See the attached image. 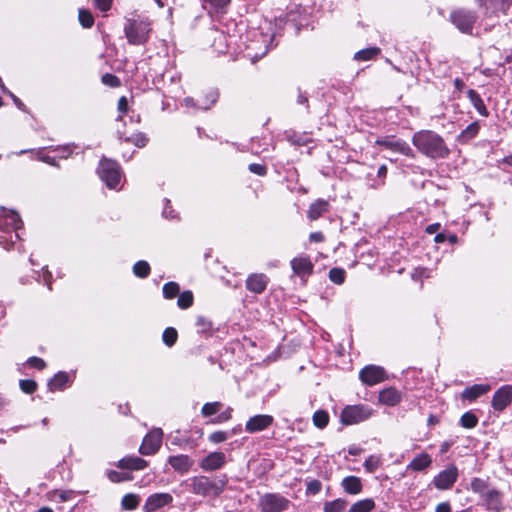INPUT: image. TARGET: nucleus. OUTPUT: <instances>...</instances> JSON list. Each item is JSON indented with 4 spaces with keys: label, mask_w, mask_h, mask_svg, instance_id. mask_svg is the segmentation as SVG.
<instances>
[{
    "label": "nucleus",
    "mask_w": 512,
    "mask_h": 512,
    "mask_svg": "<svg viewBox=\"0 0 512 512\" xmlns=\"http://www.w3.org/2000/svg\"><path fill=\"white\" fill-rule=\"evenodd\" d=\"M359 377L364 384L373 386L383 382L387 376L385 370L382 367L369 365L360 371Z\"/></svg>",
    "instance_id": "nucleus-10"
},
{
    "label": "nucleus",
    "mask_w": 512,
    "mask_h": 512,
    "mask_svg": "<svg viewBox=\"0 0 512 512\" xmlns=\"http://www.w3.org/2000/svg\"><path fill=\"white\" fill-rule=\"evenodd\" d=\"M512 401V386L504 385L493 395L492 407L497 411L504 410Z\"/></svg>",
    "instance_id": "nucleus-12"
},
{
    "label": "nucleus",
    "mask_w": 512,
    "mask_h": 512,
    "mask_svg": "<svg viewBox=\"0 0 512 512\" xmlns=\"http://www.w3.org/2000/svg\"><path fill=\"white\" fill-rule=\"evenodd\" d=\"M291 268L295 275L305 278L312 274L314 265L308 256H298L291 260Z\"/></svg>",
    "instance_id": "nucleus-14"
},
{
    "label": "nucleus",
    "mask_w": 512,
    "mask_h": 512,
    "mask_svg": "<svg viewBox=\"0 0 512 512\" xmlns=\"http://www.w3.org/2000/svg\"><path fill=\"white\" fill-rule=\"evenodd\" d=\"M113 0H94L96 7L102 12H107L112 5Z\"/></svg>",
    "instance_id": "nucleus-53"
},
{
    "label": "nucleus",
    "mask_w": 512,
    "mask_h": 512,
    "mask_svg": "<svg viewBox=\"0 0 512 512\" xmlns=\"http://www.w3.org/2000/svg\"><path fill=\"white\" fill-rule=\"evenodd\" d=\"M6 223L11 225L14 229H19L21 226V219L15 212H9L6 215Z\"/></svg>",
    "instance_id": "nucleus-45"
},
{
    "label": "nucleus",
    "mask_w": 512,
    "mask_h": 512,
    "mask_svg": "<svg viewBox=\"0 0 512 512\" xmlns=\"http://www.w3.org/2000/svg\"><path fill=\"white\" fill-rule=\"evenodd\" d=\"M180 287L176 282H168L163 286V295L166 299H173L179 294Z\"/></svg>",
    "instance_id": "nucleus-36"
},
{
    "label": "nucleus",
    "mask_w": 512,
    "mask_h": 512,
    "mask_svg": "<svg viewBox=\"0 0 512 512\" xmlns=\"http://www.w3.org/2000/svg\"><path fill=\"white\" fill-rule=\"evenodd\" d=\"M188 481L190 490L203 497H216L223 491V483L212 481L206 476H195Z\"/></svg>",
    "instance_id": "nucleus-4"
},
{
    "label": "nucleus",
    "mask_w": 512,
    "mask_h": 512,
    "mask_svg": "<svg viewBox=\"0 0 512 512\" xmlns=\"http://www.w3.org/2000/svg\"><path fill=\"white\" fill-rule=\"evenodd\" d=\"M372 409L366 405H348L340 414V421L344 425H354L370 418Z\"/></svg>",
    "instance_id": "nucleus-5"
},
{
    "label": "nucleus",
    "mask_w": 512,
    "mask_h": 512,
    "mask_svg": "<svg viewBox=\"0 0 512 512\" xmlns=\"http://www.w3.org/2000/svg\"><path fill=\"white\" fill-rule=\"evenodd\" d=\"M375 143L391 151L398 152L410 158H414L413 150L404 140L396 139L393 136H386L383 138H378Z\"/></svg>",
    "instance_id": "nucleus-9"
},
{
    "label": "nucleus",
    "mask_w": 512,
    "mask_h": 512,
    "mask_svg": "<svg viewBox=\"0 0 512 512\" xmlns=\"http://www.w3.org/2000/svg\"><path fill=\"white\" fill-rule=\"evenodd\" d=\"M512 0H479V5L486 10L487 15H494L499 11L505 12Z\"/></svg>",
    "instance_id": "nucleus-17"
},
{
    "label": "nucleus",
    "mask_w": 512,
    "mask_h": 512,
    "mask_svg": "<svg viewBox=\"0 0 512 512\" xmlns=\"http://www.w3.org/2000/svg\"><path fill=\"white\" fill-rule=\"evenodd\" d=\"M328 202L325 200H317L312 203L308 209L307 216L310 220L318 219L323 213L328 210Z\"/></svg>",
    "instance_id": "nucleus-25"
},
{
    "label": "nucleus",
    "mask_w": 512,
    "mask_h": 512,
    "mask_svg": "<svg viewBox=\"0 0 512 512\" xmlns=\"http://www.w3.org/2000/svg\"><path fill=\"white\" fill-rule=\"evenodd\" d=\"M271 415L259 414L251 417L245 424V430L249 433H256L267 429L273 423Z\"/></svg>",
    "instance_id": "nucleus-15"
},
{
    "label": "nucleus",
    "mask_w": 512,
    "mask_h": 512,
    "mask_svg": "<svg viewBox=\"0 0 512 512\" xmlns=\"http://www.w3.org/2000/svg\"><path fill=\"white\" fill-rule=\"evenodd\" d=\"M109 479L113 482H120V481L127 480L128 478L121 477L118 472L112 471L109 473Z\"/></svg>",
    "instance_id": "nucleus-59"
},
{
    "label": "nucleus",
    "mask_w": 512,
    "mask_h": 512,
    "mask_svg": "<svg viewBox=\"0 0 512 512\" xmlns=\"http://www.w3.org/2000/svg\"><path fill=\"white\" fill-rule=\"evenodd\" d=\"M313 424L320 429L325 428L329 422V415L325 410H317L312 417Z\"/></svg>",
    "instance_id": "nucleus-33"
},
{
    "label": "nucleus",
    "mask_w": 512,
    "mask_h": 512,
    "mask_svg": "<svg viewBox=\"0 0 512 512\" xmlns=\"http://www.w3.org/2000/svg\"><path fill=\"white\" fill-rule=\"evenodd\" d=\"M140 502V498L138 495L133 493H128L123 496L121 505L124 510H134L138 507Z\"/></svg>",
    "instance_id": "nucleus-30"
},
{
    "label": "nucleus",
    "mask_w": 512,
    "mask_h": 512,
    "mask_svg": "<svg viewBox=\"0 0 512 512\" xmlns=\"http://www.w3.org/2000/svg\"><path fill=\"white\" fill-rule=\"evenodd\" d=\"M460 422L464 428L471 429L477 425L478 418L472 412H466L461 416Z\"/></svg>",
    "instance_id": "nucleus-39"
},
{
    "label": "nucleus",
    "mask_w": 512,
    "mask_h": 512,
    "mask_svg": "<svg viewBox=\"0 0 512 512\" xmlns=\"http://www.w3.org/2000/svg\"><path fill=\"white\" fill-rule=\"evenodd\" d=\"M487 486V481L481 478H473L471 481V489L475 493H483Z\"/></svg>",
    "instance_id": "nucleus-43"
},
{
    "label": "nucleus",
    "mask_w": 512,
    "mask_h": 512,
    "mask_svg": "<svg viewBox=\"0 0 512 512\" xmlns=\"http://www.w3.org/2000/svg\"><path fill=\"white\" fill-rule=\"evenodd\" d=\"M222 404L220 402H210L203 405L201 413L204 417H208L216 414L221 409Z\"/></svg>",
    "instance_id": "nucleus-40"
},
{
    "label": "nucleus",
    "mask_w": 512,
    "mask_h": 512,
    "mask_svg": "<svg viewBox=\"0 0 512 512\" xmlns=\"http://www.w3.org/2000/svg\"><path fill=\"white\" fill-rule=\"evenodd\" d=\"M467 96L469 98V100L471 101L473 107L478 111V113L482 116H488V111L486 109V106L483 102V100L481 99V97L479 96V94L473 90V89H470L468 92H467Z\"/></svg>",
    "instance_id": "nucleus-27"
},
{
    "label": "nucleus",
    "mask_w": 512,
    "mask_h": 512,
    "mask_svg": "<svg viewBox=\"0 0 512 512\" xmlns=\"http://www.w3.org/2000/svg\"><path fill=\"white\" fill-rule=\"evenodd\" d=\"M413 145L425 156L437 159L449 155V149L443 138L430 130H421L412 137Z\"/></svg>",
    "instance_id": "nucleus-1"
},
{
    "label": "nucleus",
    "mask_w": 512,
    "mask_h": 512,
    "mask_svg": "<svg viewBox=\"0 0 512 512\" xmlns=\"http://www.w3.org/2000/svg\"><path fill=\"white\" fill-rule=\"evenodd\" d=\"M440 229V224L439 223H433V224H430L426 227V232L428 234H434L436 233L438 230Z\"/></svg>",
    "instance_id": "nucleus-61"
},
{
    "label": "nucleus",
    "mask_w": 512,
    "mask_h": 512,
    "mask_svg": "<svg viewBox=\"0 0 512 512\" xmlns=\"http://www.w3.org/2000/svg\"><path fill=\"white\" fill-rule=\"evenodd\" d=\"M380 52L377 47L366 48L355 53L354 59L359 61H368L375 58Z\"/></svg>",
    "instance_id": "nucleus-32"
},
{
    "label": "nucleus",
    "mask_w": 512,
    "mask_h": 512,
    "mask_svg": "<svg viewBox=\"0 0 512 512\" xmlns=\"http://www.w3.org/2000/svg\"><path fill=\"white\" fill-rule=\"evenodd\" d=\"M177 338H178V333H177L176 329L173 327L166 328L162 334L163 342L168 347L173 346L176 343Z\"/></svg>",
    "instance_id": "nucleus-35"
},
{
    "label": "nucleus",
    "mask_w": 512,
    "mask_h": 512,
    "mask_svg": "<svg viewBox=\"0 0 512 512\" xmlns=\"http://www.w3.org/2000/svg\"><path fill=\"white\" fill-rule=\"evenodd\" d=\"M401 401V393L395 388H386L379 393V402L388 406H395Z\"/></svg>",
    "instance_id": "nucleus-22"
},
{
    "label": "nucleus",
    "mask_w": 512,
    "mask_h": 512,
    "mask_svg": "<svg viewBox=\"0 0 512 512\" xmlns=\"http://www.w3.org/2000/svg\"><path fill=\"white\" fill-rule=\"evenodd\" d=\"M322 484L319 480H311L307 483L306 493L315 495L320 492Z\"/></svg>",
    "instance_id": "nucleus-48"
},
{
    "label": "nucleus",
    "mask_w": 512,
    "mask_h": 512,
    "mask_svg": "<svg viewBox=\"0 0 512 512\" xmlns=\"http://www.w3.org/2000/svg\"><path fill=\"white\" fill-rule=\"evenodd\" d=\"M133 272L137 277L145 278L150 273V266L146 261H138L133 266Z\"/></svg>",
    "instance_id": "nucleus-37"
},
{
    "label": "nucleus",
    "mask_w": 512,
    "mask_h": 512,
    "mask_svg": "<svg viewBox=\"0 0 512 512\" xmlns=\"http://www.w3.org/2000/svg\"><path fill=\"white\" fill-rule=\"evenodd\" d=\"M79 22L84 28H91L94 24V18L89 10L80 9L78 14Z\"/></svg>",
    "instance_id": "nucleus-38"
},
{
    "label": "nucleus",
    "mask_w": 512,
    "mask_h": 512,
    "mask_svg": "<svg viewBox=\"0 0 512 512\" xmlns=\"http://www.w3.org/2000/svg\"><path fill=\"white\" fill-rule=\"evenodd\" d=\"M225 454L222 452H212L200 462V467L205 471H213L221 468L225 463Z\"/></svg>",
    "instance_id": "nucleus-16"
},
{
    "label": "nucleus",
    "mask_w": 512,
    "mask_h": 512,
    "mask_svg": "<svg viewBox=\"0 0 512 512\" xmlns=\"http://www.w3.org/2000/svg\"><path fill=\"white\" fill-rule=\"evenodd\" d=\"M438 422H439V420H438L437 416H435V415H430V416L428 417V425H435V424H437Z\"/></svg>",
    "instance_id": "nucleus-63"
},
{
    "label": "nucleus",
    "mask_w": 512,
    "mask_h": 512,
    "mask_svg": "<svg viewBox=\"0 0 512 512\" xmlns=\"http://www.w3.org/2000/svg\"><path fill=\"white\" fill-rule=\"evenodd\" d=\"M212 5L218 8L225 7L229 4L230 0H208Z\"/></svg>",
    "instance_id": "nucleus-60"
},
{
    "label": "nucleus",
    "mask_w": 512,
    "mask_h": 512,
    "mask_svg": "<svg viewBox=\"0 0 512 512\" xmlns=\"http://www.w3.org/2000/svg\"><path fill=\"white\" fill-rule=\"evenodd\" d=\"M490 389L491 387L488 384H475L463 390L461 397L464 400L473 401L486 394Z\"/></svg>",
    "instance_id": "nucleus-19"
},
{
    "label": "nucleus",
    "mask_w": 512,
    "mask_h": 512,
    "mask_svg": "<svg viewBox=\"0 0 512 512\" xmlns=\"http://www.w3.org/2000/svg\"><path fill=\"white\" fill-rule=\"evenodd\" d=\"M147 466V461L140 457H125L118 462V467L131 470H142Z\"/></svg>",
    "instance_id": "nucleus-24"
},
{
    "label": "nucleus",
    "mask_w": 512,
    "mask_h": 512,
    "mask_svg": "<svg viewBox=\"0 0 512 512\" xmlns=\"http://www.w3.org/2000/svg\"><path fill=\"white\" fill-rule=\"evenodd\" d=\"M309 239L312 242H322L324 240V236L321 232H313L309 235Z\"/></svg>",
    "instance_id": "nucleus-58"
},
{
    "label": "nucleus",
    "mask_w": 512,
    "mask_h": 512,
    "mask_svg": "<svg viewBox=\"0 0 512 512\" xmlns=\"http://www.w3.org/2000/svg\"><path fill=\"white\" fill-rule=\"evenodd\" d=\"M268 284V277L264 274H252L246 280V287L254 293H262Z\"/></svg>",
    "instance_id": "nucleus-18"
},
{
    "label": "nucleus",
    "mask_w": 512,
    "mask_h": 512,
    "mask_svg": "<svg viewBox=\"0 0 512 512\" xmlns=\"http://www.w3.org/2000/svg\"><path fill=\"white\" fill-rule=\"evenodd\" d=\"M197 327L199 328V332H206L211 329L212 323L207 320L205 317L199 316L196 322Z\"/></svg>",
    "instance_id": "nucleus-51"
},
{
    "label": "nucleus",
    "mask_w": 512,
    "mask_h": 512,
    "mask_svg": "<svg viewBox=\"0 0 512 512\" xmlns=\"http://www.w3.org/2000/svg\"><path fill=\"white\" fill-rule=\"evenodd\" d=\"M249 170L257 175L264 176L267 172L266 167L262 164L253 163L249 165Z\"/></svg>",
    "instance_id": "nucleus-52"
},
{
    "label": "nucleus",
    "mask_w": 512,
    "mask_h": 512,
    "mask_svg": "<svg viewBox=\"0 0 512 512\" xmlns=\"http://www.w3.org/2000/svg\"><path fill=\"white\" fill-rule=\"evenodd\" d=\"M27 363L31 367H34V368H37V369H40V370L45 367L44 360L39 358V357H31V358L28 359Z\"/></svg>",
    "instance_id": "nucleus-54"
},
{
    "label": "nucleus",
    "mask_w": 512,
    "mask_h": 512,
    "mask_svg": "<svg viewBox=\"0 0 512 512\" xmlns=\"http://www.w3.org/2000/svg\"><path fill=\"white\" fill-rule=\"evenodd\" d=\"M168 463L176 471L185 473L191 468L193 461L187 455H176V456H170L168 458Z\"/></svg>",
    "instance_id": "nucleus-21"
},
{
    "label": "nucleus",
    "mask_w": 512,
    "mask_h": 512,
    "mask_svg": "<svg viewBox=\"0 0 512 512\" xmlns=\"http://www.w3.org/2000/svg\"><path fill=\"white\" fill-rule=\"evenodd\" d=\"M434 240L436 243H442L445 241V235L442 233H439L435 236Z\"/></svg>",
    "instance_id": "nucleus-64"
},
{
    "label": "nucleus",
    "mask_w": 512,
    "mask_h": 512,
    "mask_svg": "<svg viewBox=\"0 0 512 512\" xmlns=\"http://www.w3.org/2000/svg\"><path fill=\"white\" fill-rule=\"evenodd\" d=\"M20 388H21V390L23 392L30 394V393H33L36 390L37 384L33 380H28V379L27 380H21L20 381Z\"/></svg>",
    "instance_id": "nucleus-47"
},
{
    "label": "nucleus",
    "mask_w": 512,
    "mask_h": 512,
    "mask_svg": "<svg viewBox=\"0 0 512 512\" xmlns=\"http://www.w3.org/2000/svg\"><path fill=\"white\" fill-rule=\"evenodd\" d=\"M449 20L461 33L472 35L478 21V15L475 11L459 7L450 12Z\"/></svg>",
    "instance_id": "nucleus-3"
},
{
    "label": "nucleus",
    "mask_w": 512,
    "mask_h": 512,
    "mask_svg": "<svg viewBox=\"0 0 512 512\" xmlns=\"http://www.w3.org/2000/svg\"><path fill=\"white\" fill-rule=\"evenodd\" d=\"M98 173L100 178L109 188H117V185L121 179V175L119 166L116 162L108 159L101 160Z\"/></svg>",
    "instance_id": "nucleus-6"
},
{
    "label": "nucleus",
    "mask_w": 512,
    "mask_h": 512,
    "mask_svg": "<svg viewBox=\"0 0 512 512\" xmlns=\"http://www.w3.org/2000/svg\"><path fill=\"white\" fill-rule=\"evenodd\" d=\"M68 382V375L65 372L57 373L48 383L51 391L62 390Z\"/></svg>",
    "instance_id": "nucleus-28"
},
{
    "label": "nucleus",
    "mask_w": 512,
    "mask_h": 512,
    "mask_svg": "<svg viewBox=\"0 0 512 512\" xmlns=\"http://www.w3.org/2000/svg\"><path fill=\"white\" fill-rule=\"evenodd\" d=\"M163 439V432L160 428L151 430L143 439L142 444L139 448V452L142 455L155 454L161 447Z\"/></svg>",
    "instance_id": "nucleus-8"
},
{
    "label": "nucleus",
    "mask_w": 512,
    "mask_h": 512,
    "mask_svg": "<svg viewBox=\"0 0 512 512\" xmlns=\"http://www.w3.org/2000/svg\"><path fill=\"white\" fill-rule=\"evenodd\" d=\"M457 477V467L455 465H449L446 469L442 470L437 476H435L433 483L437 489L446 490L454 485Z\"/></svg>",
    "instance_id": "nucleus-11"
},
{
    "label": "nucleus",
    "mask_w": 512,
    "mask_h": 512,
    "mask_svg": "<svg viewBox=\"0 0 512 512\" xmlns=\"http://www.w3.org/2000/svg\"><path fill=\"white\" fill-rule=\"evenodd\" d=\"M147 19H127L124 25V33L131 45H143L150 36L151 27Z\"/></svg>",
    "instance_id": "nucleus-2"
},
{
    "label": "nucleus",
    "mask_w": 512,
    "mask_h": 512,
    "mask_svg": "<svg viewBox=\"0 0 512 512\" xmlns=\"http://www.w3.org/2000/svg\"><path fill=\"white\" fill-rule=\"evenodd\" d=\"M347 506V501L341 498L333 501L326 502L324 504V512H343Z\"/></svg>",
    "instance_id": "nucleus-31"
},
{
    "label": "nucleus",
    "mask_w": 512,
    "mask_h": 512,
    "mask_svg": "<svg viewBox=\"0 0 512 512\" xmlns=\"http://www.w3.org/2000/svg\"><path fill=\"white\" fill-rule=\"evenodd\" d=\"M435 512H451V507L448 502L439 503L436 506Z\"/></svg>",
    "instance_id": "nucleus-57"
},
{
    "label": "nucleus",
    "mask_w": 512,
    "mask_h": 512,
    "mask_svg": "<svg viewBox=\"0 0 512 512\" xmlns=\"http://www.w3.org/2000/svg\"><path fill=\"white\" fill-rule=\"evenodd\" d=\"M126 141L132 142L134 145L141 148L146 145L147 138L144 134L138 133V134L133 135L131 138H127Z\"/></svg>",
    "instance_id": "nucleus-46"
},
{
    "label": "nucleus",
    "mask_w": 512,
    "mask_h": 512,
    "mask_svg": "<svg viewBox=\"0 0 512 512\" xmlns=\"http://www.w3.org/2000/svg\"><path fill=\"white\" fill-rule=\"evenodd\" d=\"M217 100V94L215 92H210L205 99H199L197 102L194 101L193 98L187 97L184 99V105L186 107H194L198 109L206 110L210 108Z\"/></svg>",
    "instance_id": "nucleus-20"
},
{
    "label": "nucleus",
    "mask_w": 512,
    "mask_h": 512,
    "mask_svg": "<svg viewBox=\"0 0 512 512\" xmlns=\"http://www.w3.org/2000/svg\"><path fill=\"white\" fill-rule=\"evenodd\" d=\"M259 504L262 512H282L288 508L290 501L279 494H265Z\"/></svg>",
    "instance_id": "nucleus-7"
},
{
    "label": "nucleus",
    "mask_w": 512,
    "mask_h": 512,
    "mask_svg": "<svg viewBox=\"0 0 512 512\" xmlns=\"http://www.w3.org/2000/svg\"><path fill=\"white\" fill-rule=\"evenodd\" d=\"M118 110L121 113H126L128 110V101L125 96L121 97L118 101Z\"/></svg>",
    "instance_id": "nucleus-56"
},
{
    "label": "nucleus",
    "mask_w": 512,
    "mask_h": 512,
    "mask_svg": "<svg viewBox=\"0 0 512 512\" xmlns=\"http://www.w3.org/2000/svg\"><path fill=\"white\" fill-rule=\"evenodd\" d=\"M228 438L227 432L224 431H216L209 435V440L213 443H221L226 441Z\"/></svg>",
    "instance_id": "nucleus-50"
},
{
    "label": "nucleus",
    "mask_w": 512,
    "mask_h": 512,
    "mask_svg": "<svg viewBox=\"0 0 512 512\" xmlns=\"http://www.w3.org/2000/svg\"><path fill=\"white\" fill-rule=\"evenodd\" d=\"M329 279L335 284H342L345 280V271L341 268H332L329 271Z\"/></svg>",
    "instance_id": "nucleus-41"
},
{
    "label": "nucleus",
    "mask_w": 512,
    "mask_h": 512,
    "mask_svg": "<svg viewBox=\"0 0 512 512\" xmlns=\"http://www.w3.org/2000/svg\"><path fill=\"white\" fill-rule=\"evenodd\" d=\"M102 82L110 87H118L120 85V80L118 79V77L110 73H106L105 75H103Z\"/></svg>",
    "instance_id": "nucleus-49"
},
{
    "label": "nucleus",
    "mask_w": 512,
    "mask_h": 512,
    "mask_svg": "<svg viewBox=\"0 0 512 512\" xmlns=\"http://www.w3.org/2000/svg\"><path fill=\"white\" fill-rule=\"evenodd\" d=\"M231 411L232 409L228 408L225 412L218 415V417L213 422L220 423L229 420L231 418Z\"/></svg>",
    "instance_id": "nucleus-55"
},
{
    "label": "nucleus",
    "mask_w": 512,
    "mask_h": 512,
    "mask_svg": "<svg viewBox=\"0 0 512 512\" xmlns=\"http://www.w3.org/2000/svg\"><path fill=\"white\" fill-rule=\"evenodd\" d=\"M387 174V167L386 165H381L378 169V176L379 177H385Z\"/></svg>",
    "instance_id": "nucleus-62"
},
{
    "label": "nucleus",
    "mask_w": 512,
    "mask_h": 512,
    "mask_svg": "<svg viewBox=\"0 0 512 512\" xmlns=\"http://www.w3.org/2000/svg\"><path fill=\"white\" fill-rule=\"evenodd\" d=\"M380 465V459L376 456L368 457L364 462V467L368 472H374Z\"/></svg>",
    "instance_id": "nucleus-44"
},
{
    "label": "nucleus",
    "mask_w": 512,
    "mask_h": 512,
    "mask_svg": "<svg viewBox=\"0 0 512 512\" xmlns=\"http://www.w3.org/2000/svg\"><path fill=\"white\" fill-rule=\"evenodd\" d=\"M172 501L173 497L169 493H155L147 498L143 509L146 512H154L164 506L169 505Z\"/></svg>",
    "instance_id": "nucleus-13"
},
{
    "label": "nucleus",
    "mask_w": 512,
    "mask_h": 512,
    "mask_svg": "<svg viewBox=\"0 0 512 512\" xmlns=\"http://www.w3.org/2000/svg\"><path fill=\"white\" fill-rule=\"evenodd\" d=\"M479 130L478 123H471L460 135L463 140H469L476 136Z\"/></svg>",
    "instance_id": "nucleus-42"
},
{
    "label": "nucleus",
    "mask_w": 512,
    "mask_h": 512,
    "mask_svg": "<svg viewBox=\"0 0 512 512\" xmlns=\"http://www.w3.org/2000/svg\"><path fill=\"white\" fill-rule=\"evenodd\" d=\"M342 487L348 494L357 495L362 491V482L359 477L347 476L342 480Z\"/></svg>",
    "instance_id": "nucleus-23"
},
{
    "label": "nucleus",
    "mask_w": 512,
    "mask_h": 512,
    "mask_svg": "<svg viewBox=\"0 0 512 512\" xmlns=\"http://www.w3.org/2000/svg\"><path fill=\"white\" fill-rule=\"evenodd\" d=\"M432 463L431 457L427 453H422L416 456L407 466L408 469L413 471H421L429 467Z\"/></svg>",
    "instance_id": "nucleus-26"
},
{
    "label": "nucleus",
    "mask_w": 512,
    "mask_h": 512,
    "mask_svg": "<svg viewBox=\"0 0 512 512\" xmlns=\"http://www.w3.org/2000/svg\"><path fill=\"white\" fill-rule=\"evenodd\" d=\"M194 297L191 291H184L178 296L177 305L181 309H187L192 306Z\"/></svg>",
    "instance_id": "nucleus-34"
},
{
    "label": "nucleus",
    "mask_w": 512,
    "mask_h": 512,
    "mask_svg": "<svg viewBox=\"0 0 512 512\" xmlns=\"http://www.w3.org/2000/svg\"><path fill=\"white\" fill-rule=\"evenodd\" d=\"M375 507V502L372 499H363L354 503L349 512H371Z\"/></svg>",
    "instance_id": "nucleus-29"
}]
</instances>
